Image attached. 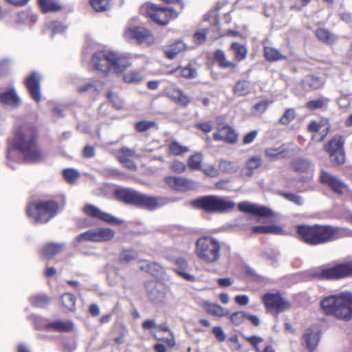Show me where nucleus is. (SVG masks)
Returning a JSON list of instances; mask_svg holds the SVG:
<instances>
[{
  "instance_id": "obj_27",
  "label": "nucleus",
  "mask_w": 352,
  "mask_h": 352,
  "mask_svg": "<svg viewBox=\"0 0 352 352\" xmlns=\"http://www.w3.org/2000/svg\"><path fill=\"white\" fill-rule=\"evenodd\" d=\"M144 287L150 300L159 302L165 298V293L160 289L157 283L149 280L145 283Z\"/></svg>"
},
{
  "instance_id": "obj_60",
  "label": "nucleus",
  "mask_w": 352,
  "mask_h": 352,
  "mask_svg": "<svg viewBox=\"0 0 352 352\" xmlns=\"http://www.w3.org/2000/svg\"><path fill=\"white\" fill-rule=\"evenodd\" d=\"M305 88L316 89L319 87V78L313 76H307L305 80Z\"/></svg>"
},
{
  "instance_id": "obj_30",
  "label": "nucleus",
  "mask_w": 352,
  "mask_h": 352,
  "mask_svg": "<svg viewBox=\"0 0 352 352\" xmlns=\"http://www.w3.org/2000/svg\"><path fill=\"white\" fill-rule=\"evenodd\" d=\"M0 102L16 107L21 103V100L14 89L0 94Z\"/></svg>"
},
{
  "instance_id": "obj_55",
  "label": "nucleus",
  "mask_w": 352,
  "mask_h": 352,
  "mask_svg": "<svg viewBox=\"0 0 352 352\" xmlns=\"http://www.w3.org/2000/svg\"><path fill=\"white\" fill-rule=\"evenodd\" d=\"M156 126V122L154 121L142 120L135 124V129L137 132L143 133Z\"/></svg>"
},
{
  "instance_id": "obj_50",
  "label": "nucleus",
  "mask_w": 352,
  "mask_h": 352,
  "mask_svg": "<svg viewBox=\"0 0 352 352\" xmlns=\"http://www.w3.org/2000/svg\"><path fill=\"white\" fill-rule=\"evenodd\" d=\"M137 257V252L132 249H125L122 250L119 255V262L120 263H129L134 261Z\"/></svg>"
},
{
  "instance_id": "obj_64",
  "label": "nucleus",
  "mask_w": 352,
  "mask_h": 352,
  "mask_svg": "<svg viewBox=\"0 0 352 352\" xmlns=\"http://www.w3.org/2000/svg\"><path fill=\"white\" fill-rule=\"evenodd\" d=\"M208 31L206 30H201L195 32L193 35V38L197 44L203 43L206 39V34Z\"/></svg>"
},
{
  "instance_id": "obj_35",
  "label": "nucleus",
  "mask_w": 352,
  "mask_h": 352,
  "mask_svg": "<svg viewBox=\"0 0 352 352\" xmlns=\"http://www.w3.org/2000/svg\"><path fill=\"white\" fill-rule=\"evenodd\" d=\"M230 50L233 52L234 60L237 62L244 60L248 55V48L245 45L238 42H232Z\"/></svg>"
},
{
  "instance_id": "obj_10",
  "label": "nucleus",
  "mask_w": 352,
  "mask_h": 352,
  "mask_svg": "<svg viewBox=\"0 0 352 352\" xmlns=\"http://www.w3.org/2000/svg\"><path fill=\"white\" fill-rule=\"evenodd\" d=\"M122 36L127 42L135 41L138 45L150 47L155 43L153 32L144 25H138L129 22L122 34Z\"/></svg>"
},
{
  "instance_id": "obj_48",
  "label": "nucleus",
  "mask_w": 352,
  "mask_h": 352,
  "mask_svg": "<svg viewBox=\"0 0 352 352\" xmlns=\"http://www.w3.org/2000/svg\"><path fill=\"white\" fill-rule=\"evenodd\" d=\"M39 3L44 12H56L61 9L55 0H39Z\"/></svg>"
},
{
  "instance_id": "obj_38",
  "label": "nucleus",
  "mask_w": 352,
  "mask_h": 352,
  "mask_svg": "<svg viewBox=\"0 0 352 352\" xmlns=\"http://www.w3.org/2000/svg\"><path fill=\"white\" fill-rule=\"evenodd\" d=\"M245 339L248 342L256 352H275L271 345H267L263 350H261L258 344L263 342V339L256 336H246Z\"/></svg>"
},
{
  "instance_id": "obj_43",
  "label": "nucleus",
  "mask_w": 352,
  "mask_h": 352,
  "mask_svg": "<svg viewBox=\"0 0 352 352\" xmlns=\"http://www.w3.org/2000/svg\"><path fill=\"white\" fill-rule=\"evenodd\" d=\"M177 71H179L180 76L186 79L195 78L197 75L196 69L190 64L183 67H179L175 70H173L170 73Z\"/></svg>"
},
{
  "instance_id": "obj_7",
  "label": "nucleus",
  "mask_w": 352,
  "mask_h": 352,
  "mask_svg": "<svg viewBox=\"0 0 352 352\" xmlns=\"http://www.w3.org/2000/svg\"><path fill=\"white\" fill-rule=\"evenodd\" d=\"M221 243L211 236L198 238L195 244V254L203 263L213 264L219 262L221 257Z\"/></svg>"
},
{
  "instance_id": "obj_11",
  "label": "nucleus",
  "mask_w": 352,
  "mask_h": 352,
  "mask_svg": "<svg viewBox=\"0 0 352 352\" xmlns=\"http://www.w3.org/2000/svg\"><path fill=\"white\" fill-rule=\"evenodd\" d=\"M318 276L325 280H340L352 277V261L324 267L320 270Z\"/></svg>"
},
{
  "instance_id": "obj_39",
  "label": "nucleus",
  "mask_w": 352,
  "mask_h": 352,
  "mask_svg": "<svg viewBox=\"0 0 352 352\" xmlns=\"http://www.w3.org/2000/svg\"><path fill=\"white\" fill-rule=\"evenodd\" d=\"M61 304L63 307L69 311H74L76 309V296L72 293H65L61 296Z\"/></svg>"
},
{
  "instance_id": "obj_41",
  "label": "nucleus",
  "mask_w": 352,
  "mask_h": 352,
  "mask_svg": "<svg viewBox=\"0 0 352 352\" xmlns=\"http://www.w3.org/2000/svg\"><path fill=\"white\" fill-rule=\"evenodd\" d=\"M168 151L169 153L177 156L188 153L189 148L188 146H184L178 142L173 140L168 144Z\"/></svg>"
},
{
  "instance_id": "obj_21",
  "label": "nucleus",
  "mask_w": 352,
  "mask_h": 352,
  "mask_svg": "<svg viewBox=\"0 0 352 352\" xmlns=\"http://www.w3.org/2000/svg\"><path fill=\"white\" fill-rule=\"evenodd\" d=\"M212 136L215 141H223L228 144H235L238 140L237 133L234 129L229 125H224L217 129Z\"/></svg>"
},
{
  "instance_id": "obj_12",
  "label": "nucleus",
  "mask_w": 352,
  "mask_h": 352,
  "mask_svg": "<svg viewBox=\"0 0 352 352\" xmlns=\"http://www.w3.org/2000/svg\"><path fill=\"white\" fill-rule=\"evenodd\" d=\"M115 236V232L109 228H96L78 234L76 237L78 243L91 241L94 243L107 242Z\"/></svg>"
},
{
  "instance_id": "obj_1",
  "label": "nucleus",
  "mask_w": 352,
  "mask_h": 352,
  "mask_svg": "<svg viewBox=\"0 0 352 352\" xmlns=\"http://www.w3.org/2000/svg\"><path fill=\"white\" fill-rule=\"evenodd\" d=\"M38 126L30 122L16 125L8 140L7 158L9 161H21L37 164L45 158V153L38 143Z\"/></svg>"
},
{
  "instance_id": "obj_13",
  "label": "nucleus",
  "mask_w": 352,
  "mask_h": 352,
  "mask_svg": "<svg viewBox=\"0 0 352 352\" xmlns=\"http://www.w3.org/2000/svg\"><path fill=\"white\" fill-rule=\"evenodd\" d=\"M319 182L338 196H342L349 190V186L346 183L324 169H322L320 171Z\"/></svg>"
},
{
  "instance_id": "obj_24",
  "label": "nucleus",
  "mask_w": 352,
  "mask_h": 352,
  "mask_svg": "<svg viewBox=\"0 0 352 352\" xmlns=\"http://www.w3.org/2000/svg\"><path fill=\"white\" fill-rule=\"evenodd\" d=\"M139 264L140 270L148 273L153 277L160 278L164 274V267L156 262L141 259L139 261Z\"/></svg>"
},
{
  "instance_id": "obj_29",
  "label": "nucleus",
  "mask_w": 352,
  "mask_h": 352,
  "mask_svg": "<svg viewBox=\"0 0 352 352\" xmlns=\"http://www.w3.org/2000/svg\"><path fill=\"white\" fill-rule=\"evenodd\" d=\"M47 328L57 332H71L74 329V323L70 320H56L48 322Z\"/></svg>"
},
{
  "instance_id": "obj_9",
  "label": "nucleus",
  "mask_w": 352,
  "mask_h": 352,
  "mask_svg": "<svg viewBox=\"0 0 352 352\" xmlns=\"http://www.w3.org/2000/svg\"><path fill=\"white\" fill-rule=\"evenodd\" d=\"M140 12L161 26L166 25L170 21L178 16V12L174 8L160 6L150 2H146L141 6Z\"/></svg>"
},
{
  "instance_id": "obj_36",
  "label": "nucleus",
  "mask_w": 352,
  "mask_h": 352,
  "mask_svg": "<svg viewBox=\"0 0 352 352\" xmlns=\"http://www.w3.org/2000/svg\"><path fill=\"white\" fill-rule=\"evenodd\" d=\"M252 233L254 234H277L281 232L282 229L280 227L276 225L268 226H253L251 229Z\"/></svg>"
},
{
  "instance_id": "obj_17",
  "label": "nucleus",
  "mask_w": 352,
  "mask_h": 352,
  "mask_svg": "<svg viewBox=\"0 0 352 352\" xmlns=\"http://www.w3.org/2000/svg\"><path fill=\"white\" fill-rule=\"evenodd\" d=\"M115 157L124 168L131 170H137L138 167L133 160L137 158L138 155L134 149L122 146L116 151Z\"/></svg>"
},
{
  "instance_id": "obj_19",
  "label": "nucleus",
  "mask_w": 352,
  "mask_h": 352,
  "mask_svg": "<svg viewBox=\"0 0 352 352\" xmlns=\"http://www.w3.org/2000/svg\"><path fill=\"white\" fill-rule=\"evenodd\" d=\"M238 209L242 212L252 214L260 217H272L274 212L268 207L259 206L248 201H241L237 205Z\"/></svg>"
},
{
  "instance_id": "obj_15",
  "label": "nucleus",
  "mask_w": 352,
  "mask_h": 352,
  "mask_svg": "<svg viewBox=\"0 0 352 352\" xmlns=\"http://www.w3.org/2000/svg\"><path fill=\"white\" fill-rule=\"evenodd\" d=\"M344 139L336 135L324 146V151L329 155L331 162L335 165L343 164L345 162Z\"/></svg>"
},
{
  "instance_id": "obj_6",
  "label": "nucleus",
  "mask_w": 352,
  "mask_h": 352,
  "mask_svg": "<svg viewBox=\"0 0 352 352\" xmlns=\"http://www.w3.org/2000/svg\"><path fill=\"white\" fill-rule=\"evenodd\" d=\"M60 210L59 203L53 199H43L28 204L25 212L35 223L45 224L54 218Z\"/></svg>"
},
{
  "instance_id": "obj_2",
  "label": "nucleus",
  "mask_w": 352,
  "mask_h": 352,
  "mask_svg": "<svg viewBox=\"0 0 352 352\" xmlns=\"http://www.w3.org/2000/svg\"><path fill=\"white\" fill-rule=\"evenodd\" d=\"M295 230L296 237L311 246L332 242L345 236L343 228L330 224H299Z\"/></svg>"
},
{
  "instance_id": "obj_46",
  "label": "nucleus",
  "mask_w": 352,
  "mask_h": 352,
  "mask_svg": "<svg viewBox=\"0 0 352 352\" xmlns=\"http://www.w3.org/2000/svg\"><path fill=\"white\" fill-rule=\"evenodd\" d=\"M238 169L239 166L234 162L221 160L219 164V170L224 173L232 174L236 173Z\"/></svg>"
},
{
  "instance_id": "obj_14",
  "label": "nucleus",
  "mask_w": 352,
  "mask_h": 352,
  "mask_svg": "<svg viewBox=\"0 0 352 352\" xmlns=\"http://www.w3.org/2000/svg\"><path fill=\"white\" fill-rule=\"evenodd\" d=\"M262 302L267 311H275L277 314L289 310L291 304L280 292H267L262 296Z\"/></svg>"
},
{
  "instance_id": "obj_22",
  "label": "nucleus",
  "mask_w": 352,
  "mask_h": 352,
  "mask_svg": "<svg viewBox=\"0 0 352 352\" xmlns=\"http://www.w3.org/2000/svg\"><path fill=\"white\" fill-rule=\"evenodd\" d=\"M320 340L318 333L308 328L305 330L301 338V345L305 347L307 352H314L316 349Z\"/></svg>"
},
{
  "instance_id": "obj_57",
  "label": "nucleus",
  "mask_w": 352,
  "mask_h": 352,
  "mask_svg": "<svg viewBox=\"0 0 352 352\" xmlns=\"http://www.w3.org/2000/svg\"><path fill=\"white\" fill-rule=\"evenodd\" d=\"M18 21L22 23H30L34 19V14L30 10H23L18 13Z\"/></svg>"
},
{
  "instance_id": "obj_63",
  "label": "nucleus",
  "mask_w": 352,
  "mask_h": 352,
  "mask_svg": "<svg viewBox=\"0 0 352 352\" xmlns=\"http://www.w3.org/2000/svg\"><path fill=\"white\" fill-rule=\"evenodd\" d=\"M257 135L258 131L256 130H252L245 134L242 140L243 144L247 145L252 143L257 137Z\"/></svg>"
},
{
  "instance_id": "obj_16",
  "label": "nucleus",
  "mask_w": 352,
  "mask_h": 352,
  "mask_svg": "<svg viewBox=\"0 0 352 352\" xmlns=\"http://www.w3.org/2000/svg\"><path fill=\"white\" fill-rule=\"evenodd\" d=\"M41 74L35 71L32 72L24 80V84L31 98L37 103L41 101Z\"/></svg>"
},
{
  "instance_id": "obj_31",
  "label": "nucleus",
  "mask_w": 352,
  "mask_h": 352,
  "mask_svg": "<svg viewBox=\"0 0 352 352\" xmlns=\"http://www.w3.org/2000/svg\"><path fill=\"white\" fill-rule=\"evenodd\" d=\"M186 49V45L182 41H177L175 43L166 46L164 52L165 56L168 59H173L181 52Z\"/></svg>"
},
{
  "instance_id": "obj_37",
  "label": "nucleus",
  "mask_w": 352,
  "mask_h": 352,
  "mask_svg": "<svg viewBox=\"0 0 352 352\" xmlns=\"http://www.w3.org/2000/svg\"><path fill=\"white\" fill-rule=\"evenodd\" d=\"M30 304L38 308H45L51 302V298L46 294H36L29 298Z\"/></svg>"
},
{
  "instance_id": "obj_23",
  "label": "nucleus",
  "mask_w": 352,
  "mask_h": 352,
  "mask_svg": "<svg viewBox=\"0 0 352 352\" xmlns=\"http://www.w3.org/2000/svg\"><path fill=\"white\" fill-rule=\"evenodd\" d=\"M164 181L169 187L178 191L188 190L193 186V183L190 180L180 177L167 176Z\"/></svg>"
},
{
  "instance_id": "obj_58",
  "label": "nucleus",
  "mask_w": 352,
  "mask_h": 352,
  "mask_svg": "<svg viewBox=\"0 0 352 352\" xmlns=\"http://www.w3.org/2000/svg\"><path fill=\"white\" fill-rule=\"evenodd\" d=\"M262 165V160L260 157L252 156L246 162V167L252 170L261 167Z\"/></svg>"
},
{
  "instance_id": "obj_45",
  "label": "nucleus",
  "mask_w": 352,
  "mask_h": 352,
  "mask_svg": "<svg viewBox=\"0 0 352 352\" xmlns=\"http://www.w3.org/2000/svg\"><path fill=\"white\" fill-rule=\"evenodd\" d=\"M328 102H329V100L327 98H324V97H320L318 99L311 100L308 101L306 103L305 107L308 110H309L311 111H314L317 109H320L325 107L327 106Z\"/></svg>"
},
{
  "instance_id": "obj_5",
  "label": "nucleus",
  "mask_w": 352,
  "mask_h": 352,
  "mask_svg": "<svg viewBox=\"0 0 352 352\" xmlns=\"http://www.w3.org/2000/svg\"><path fill=\"white\" fill-rule=\"evenodd\" d=\"M116 199L127 205L147 210H154L165 204L162 197H152L129 188H119L114 192Z\"/></svg>"
},
{
  "instance_id": "obj_18",
  "label": "nucleus",
  "mask_w": 352,
  "mask_h": 352,
  "mask_svg": "<svg viewBox=\"0 0 352 352\" xmlns=\"http://www.w3.org/2000/svg\"><path fill=\"white\" fill-rule=\"evenodd\" d=\"M83 212L89 217L97 219L110 224L120 225L122 223V221L107 212L100 210L98 208L92 204L85 205L83 207Z\"/></svg>"
},
{
  "instance_id": "obj_28",
  "label": "nucleus",
  "mask_w": 352,
  "mask_h": 352,
  "mask_svg": "<svg viewBox=\"0 0 352 352\" xmlns=\"http://www.w3.org/2000/svg\"><path fill=\"white\" fill-rule=\"evenodd\" d=\"M214 58L221 69L234 71L237 64L227 59L226 55L221 50H217L214 53Z\"/></svg>"
},
{
  "instance_id": "obj_40",
  "label": "nucleus",
  "mask_w": 352,
  "mask_h": 352,
  "mask_svg": "<svg viewBox=\"0 0 352 352\" xmlns=\"http://www.w3.org/2000/svg\"><path fill=\"white\" fill-rule=\"evenodd\" d=\"M315 35L321 42L326 44H332L334 41L333 35L327 29L319 28L315 31Z\"/></svg>"
},
{
  "instance_id": "obj_20",
  "label": "nucleus",
  "mask_w": 352,
  "mask_h": 352,
  "mask_svg": "<svg viewBox=\"0 0 352 352\" xmlns=\"http://www.w3.org/2000/svg\"><path fill=\"white\" fill-rule=\"evenodd\" d=\"M164 96L183 107H187L190 102V97L178 87H166L164 89Z\"/></svg>"
},
{
  "instance_id": "obj_25",
  "label": "nucleus",
  "mask_w": 352,
  "mask_h": 352,
  "mask_svg": "<svg viewBox=\"0 0 352 352\" xmlns=\"http://www.w3.org/2000/svg\"><path fill=\"white\" fill-rule=\"evenodd\" d=\"M174 264L176 267L173 271L177 276L186 281H195V277L188 272L189 267L188 261L185 258L182 257L177 258L174 261Z\"/></svg>"
},
{
  "instance_id": "obj_56",
  "label": "nucleus",
  "mask_w": 352,
  "mask_h": 352,
  "mask_svg": "<svg viewBox=\"0 0 352 352\" xmlns=\"http://www.w3.org/2000/svg\"><path fill=\"white\" fill-rule=\"evenodd\" d=\"M296 118V113L294 109H287L279 120V122L284 125L289 124Z\"/></svg>"
},
{
  "instance_id": "obj_52",
  "label": "nucleus",
  "mask_w": 352,
  "mask_h": 352,
  "mask_svg": "<svg viewBox=\"0 0 352 352\" xmlns=\"http://www.w3.org/2000/svg\"><path fill=\"white\" fill-rule=\"evenodd\" d=\"M278 194L286 200L296 206H301L304 204L303 198L297 194L288 192H279Z\"/></svg>"
},
{
  "instance_id": "obj_33",
  "label": "nucleus",
  "mask_w": 352,
  "mask_h": 352,
  "mask_svg": "<svg viewBox=\"0 0 352 352\" xmlns=\"http://www.w3.org/2000/svg\"><path fill=\"white\" fill-rule=\"evenodd\" d=\"M63 244L61 243H47L43 247L42 254L45 258H52L63 251Z\"/></svg>"
},
{
  "instance_id": "obj_26",
  "label": "nucleus",
  "mask_w": 352,
  "mask_h": 352,
  "mask_svg": "<svg viewBox=\"0 0 352 352\" xmlns=\"http://www.w3.org/2000/svg\"><path fill=\"white\" fill-rule=\"evenodd\" d=\"M290 166L294 171L298 173H307V179H302V181H307L312 179L313 170L309 161L303 158H296L291 162Z\"/></svg>"
},
{
  "instance_id": "obj_49",
  "label": "nucleus",
  "mask_w": 352,
  "mask_h": 352,
  "mask_svg": "<svg viewBox=\"0 0 352 352\" xmlns=\"http://www.w3.org/2000/svg\"><path fill=\"white\" fill-rule=\"evenodd\" d=\"M202 161L203 155L199 153H195L188 158V166L192 170H200Z\"/></svg>"
},
{
  "instance_id": "obj_59",
  "label": "nucleus",
  "mask_w": 352,
  "mask_h": 352,
  "mask_svg": "<svg viewBox=\"0 0 352 352\" xmlns=\"http://www.w3.org/2000/svg\"><path fill=\"white\" fill-rule=\"evenodd\" d=\"M47 28L52 32V34L63 31V26L62 23L58 21H52L48 22Z\"/></svg>"
},
{
  "instance_id": "obj_44",
  "label": "nucleus",
  "mask_w": 352,
  "mask_h": 352,
  "mask_svg": "<svg viewBox=\"0 0 352 352\" xmlns=\"http://www.w3.org/2000/svg\"><path fill=\"white\" fill-rule=\"evenodd\" d=\"M265 155L270 160H276L287 157L286 151L285 149H280L279 148H267L265 151Z\"/></svg>"
},
{
  "instance_id": "obj_51",
  "label": "nucleus",
  "mask_w": 352,
  "mask_h": 352,
  "mask_svg": "<svg viewBox=\"0 0 352 352\" xmlns=\"http://www.w3.org/2000/svg\"><path fill=\"white\" fill-rule=\"evenodd\" d=\"M230 321L234 326L241 325L247 318V314L245 311H235L228 316Z\"/></svg>"
},
{
  "instance_id": "obj_8",
  "label": "nucleus",
  "mask_w": 352,
  "mask_h": 352,
  "mask_svg": "<svg viewBox=\"0 0 352 352\" xmlns=\"http://www.w3.org/2000/svg\"><path fill=\"white\" fill-rule=\"evenodd\" d=\"M193 208L208 213H224L232 210L235 204L232 201L217 195H205L191 201Z\"/></svg>"
},
{
  "instance_id": "obj_34",
  "label": "nucleus",
  "mask_w": 352,
  "mask_h": 352,
  "mask_svg": "<svg viewBox=\"0 0 352 352\" xmlns=\"http://www.w3.org/2000/svg\"><path fill=\"white\" fill-rule=\"evenodd\" d=\"M263 56L269 62L287 59V56L282 54L278 49L270 46L264 47Z\"/></svg>"
},
{
  "instance_id": "obj_32",
  "label": "nucleus",
  "mask_w": 352,
  "mask_h": 352,
  "mask_svg": "<svg viewBox=\"0 0 352 352\" xmlns=\"http://www.w3.org/2000/svg\"><path fill=\"white\" fill-rule=\"evenodd\" d=\"M205 311L210 315L218 317H226L229 315V310L225 309L218 304L206 302L204 305Z\"/></svg>"
},
{
  "instance_id": "obj_61",
  "label": "nucleus",
  "mask_w": 352,
  "mask_h": 352,
  "mask_svg": "<svg viewBox=\"0 0 352 352\" xmlns=\"http://www.w3.org/2000/svg\"><path fill=\"white\" fill-rule=\"evenodd\" d=\"M195 127L204 133H208L213 129V125L211 121L197 123L195 124Z\"/></svg>"
},
{
  "instance_id": "obj_53",
  "label": "nucleus",
  "mask_w": 352,
  "mask_h": 352,
  "mask_svg": "<svg viewBox=\"0 0 352 352\" xmlns=\"http://www.w3.org/2000/svg\"><path fill=\"white\" fill-rule=\"evenodd\" d=\"M248 82L246 80L238 81L233 88V92L238 96H244L249 93Z\"/></svg>"
},
{
  "instance_id": "obj_47",
  "label": "nucleus",
  "mask_w": 352,
  "mask_h": 352,
  "mask_svg": "<svg viewBox=\"0 0 352 352\" xmlns=\"http://www.w3.org/2000/svg\"><path fill=\"white\" fill-rule=\"evenodd\" d=\"M142 78V72L138 69L131 70L123 74V80L127 83L139 82Z\"/></svg>"
},
{
  "instance_id": "obj_54",
  "label": "nucleus",
  "mask_w": 352,
  "mask_h": 352,
  "mask_svg": "<svg viewBox=\"0 0 352 352\" xmlns=\"http://www.w3.org/2000/svg\"><path fill=\"white\" fill-rule=\"evenodd\" d=\"M63 176L64 179L69 184H74L80 177V174L78 170L67 168H65L63 171Z\"/></svg>"
},
{
  "instance_id": "obj_3",
  "label": "nucleus",
  "mask_w": 352,
  "mask_h": 352,
  "mask_svg": "<svg viewBox=\"0 0 352 352\" xmlns=\"http://www.w3.org/2000/svg\"><path fill=\"white\" fill-rule=\"evenodd\" d=\"M137 58L142 60V65L146 64V58L143 54H118L112 52L99 51L94 54L91 63L94 69L104 74L111 70L121 74L132 66Z\"/></svg>"
},
{
  "instance_id": "obj_62",
  "label": "nucleus",
  "mask_w": 352,
  "mask_h": 352,
  "mask_svg": "<svg viewBox=\"0 0 352 352\" xmlns=\"http://www.w3.org/2000/svg\"><path fill=\"white\" fill-rule=\"evenodd\" d=\"M170 169L173 172L181 173L186 170V164L180 161L175 160L170 164Z\"/></svg>"
},
{
  "instance_id": "obj_4",
  "label": "nucleus",
  "mask_w": 352,
  "mask_h": 352,
  "mask_svg": "<svg viewBox=\"0 0 352 352\" xmlns=\"http://www.w3.org/2000/svg\"><path fill=\"white\" fill-rule=\"evenodd\" d=\"M322 312L338 320L349 321L352 319V293L342 292L324 297L320 303Z\"/></svg>"
},
{
  "instance_id": "obj_42",
  "label": "nucleus",
  "mask_w": 352,
  "mask_h": 352,
  "mask_svg": "<svg viewBox=\"0 0 352 352\" xmlns=\"http://www.w3.org/2000/svg\"><path fill=\"white\" fill-rule=\"evenodd\" d=\"M91 7L97 12H103L110 9L112 0H89Z\"/></svg>"
}]
</instances>
